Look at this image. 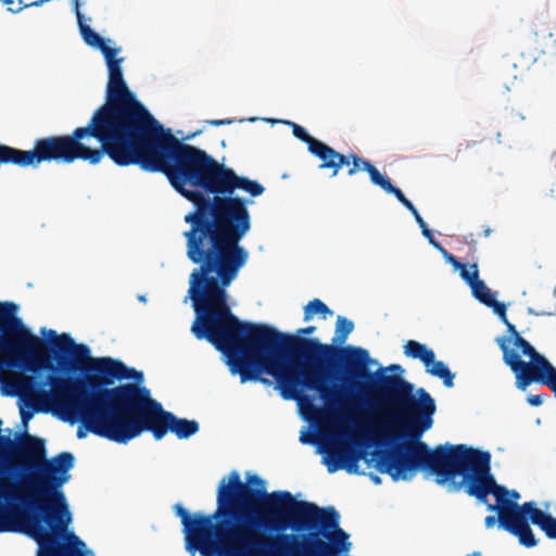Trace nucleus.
<instances>
[{
    "mask_svg": "<svg viewBox=\"0 0 556 556\" xmlns=\"http://www.w3.org/2000/svg\"><path fill=\"white\" fill-rule=\"evenodd\" d=\"M421 232L434 248L441 249V244L434 239L432 231L428 228V226L424 227Z\"/></svg>",
    "mask_w": 556,
    "mask_h": 556,
    "instance_id": "72a5a7b5",
    "label": "nucleus"
},
{
    "mask_svg": "<svg viewBox=\"0 0 556 556\" xmlns=\"http://www.w3.org/2000/svg\"><path fill=\"white\" fill-rule=\"evenodd\" d=\"M261 491L241 481L237 471L229 473L219 482L216 496V509L212 515L197 513L191 516L181 505L175 506L186 535V548L202 556H222L229 553L232 540L244 539L243 526L254 513V505L263 494Z\"/></svg>",
    "mask_w": 556,
    "mask_h": 556,
    "instance_id": "39448f33",
    "label": "nucleus"
},
{
    "mask_svg": "<svg viewBox=\"0 0 556 556\" xmlns=\"http://www.w3.org/2000/svg\"><path fill=\"white\" fill-rule=\"evenodd\" d=\"M549 201H551V204L556 206V182L553 184L551 190H549Z\"/></svg>",
    "mask_w": 556,
    "mask_h": 556,
    "instance_id": "58836bf2",
    "label": "nucleus"
},
{
    "mask_svg": "<svg viewBox=\"0 0 556 556\" xmlns=\"http://www.w3.org/2000/svg\"><path fill=\"white\" fill-rule=\"evenodd\" d=\"M71 538H73V539L78 541V538L76 535H74V534H71Z\"/></svg>",
    "mask_w": 556,
    "mask_h": 556,
    "instance_id": "5fc2aeb1",
    "label": "nucleus"
},
{
    "mask_svg": "<svg viewBox=\"0 0 556 556\" xmlns=\"http://www.w3.org/2000/svg\"><path fill=\"white\" fill-rule=\"evenodd\" d=\"M547 37L552 38V33L549 30L547 31Z\"/></svg>",
    "mask_w": 556,
    "mask_h": 556,
    "instance_id": "864d4df0",
    "label": "nucleus"
},
{
    "mask_svg": "<svg viewBox=\"0 0 556 556\" xmlns=\"http://www.w3.org/2000/svg\"><path fill=\"white\" fill-rule=\"evenodd\" d=\"M476 143H477L476 141H467L465 144L460 143V144L458 146V150H457V152L459 153V152H462V151H466V150H468L469 148H471V147L476 146Z\"/></svg>",
    "mask_w": 556,
    "mask_h": 556,
    "instance_id": "ea45409f",
    "label": "nucleus"
},
{
    "mask_svg": "<svg viewBox=\"0 0 556 556\" xmlns=\"http://www.w3.org/2000/svg\"><path fill=\"white\" fill-rule=\"evenodd\" d=\"M513 344L515 348L520 349L521 353L528 356L530 359L541 356V354L538 353L535 349L520 334H516Z\"/></svg>",
    "mask_w": 556,
    "mask_h": 556,
    "instance_id": "5701e85b",
    "label": "nucleus"
},
{
    "mask_svg": "<svg viewBox=\"0 0 556 556\" xmlns=\"http://www.w3.org/2000/svg\"><path fill=\"white\" fill-rule=\"evenodd\" d=\"M77 23L80 35L88 46L99 49L103 56L115 50V48H110L106 40L84 22V16L77 18Z\"/></svg>",
    "mask_w": 556,
    "mask_h": 556,
    "instance_id": "ddd939ff",
    "label": "nucleus"
},
{
    "mask_svg": "<svg viewBox=\"0 0 556 556\" xmlns=\"http://www.w3.org/2000/svg\"><path fill=\"white\" fill-rule=\"evenodd\" d=\"M472 295L479 300L484 305L491 301V298H493V293L491 292L490 288L484 283L483 280L477 279L471 286H470Z\"/></svg>",
    "mask_w": 556,
    "mask_h": 556,
    "instance_id": "6ab92c4d",
    "label": "nucleus"
},
{
    "mask_svg": "<svg viewBox=\"0 0 556 556\" xmlns=\"http://www.w3.org/2000/svg\"><path fill=\"white\" fill-rule=\"evenodd\" d=\"M309 153L321 161L319 169H330L332 177L338 175L342 166H350V156L336 151L320 140L317 144L313 146Z\"/></svg>",
    "mask_w": 556,
    "mask_h": 556,
    "instance_id": "f8f14e48",
    "label": "nucleus"
},
{
    "mask_svg": "<svg viewBox=\"0 0 556 556\" xmlns=\"http://www.w3.org/2000/svg\"><path fill=\"white\" fill-rule=\"evenodd\" d=\"M365 172L368 173L370 180L374 185L379 186L381 189H383L386 192L391 188L392 182L387 177L380 174V172L372 165V164H365Z\"/></svg>",
    "mask_w": 556,
    "mask_h": 556,
    "instance_id": "aec40b11",
    "label": "nucleus"
},
{
    "mask_svg": "<svg viewBox=\"0 0 556 556\" xmlns=\"http://www.w3.org/2000/svg\"><path fill=\"white\" fill-rule=\"evenodd\" d=\"M501 349L503 359L515 374L516 386L520 390H526L532 382L544 384L554 368L543 355L532 358L530 362L522 361L516 351L507 348L504 340H502Z\"/></svg>",
    "mask_w": 556,
    "mask_h": 556,
    "instance_id": "9d476101",
    "label": "nucleus"
},
{
    "mask_svg": "<svg viewBox=\"0 0 556 556\" xmlns=\"http://www.w3.org/2000/svg\"><path fill=\"white\" fill-rule=\"evenodd\" d=\"M108 155L117 166L139 165L150 173H163L173 188L192 202L185 216L186 248L195 256L204 237L211 236L232 205L231 195L242 190L251 197L265 191L263 185L239 176L230 167H217L102 109H97L88 125L71 135L35 140L31 150L0 142V167H37L43 162L73 163L83 160L99 164Z\"/></svg>",
    "mask_w": 556,
    "mask_h": 556,
    "instance_id": "f03ea898",
    "label": "nucleus"
},
{
    "mask_svg": "<svg viewBox=\"0 0 556 556\" xmlns=\"http://www.w3.org/2000/svg\"><path fill=\"white\" fill-rule=\"evenodd\" d=\"M118 51L119 49H115L104 56L109 70V81L106 87V101L99 109H102L161 139H167L168 143L176 146L177 148L202 159L214 166L227 167L204 150L179 141L169 129H164V127L128 89L121 67L123 59H116Z\"/></svg>",
    "mask_w": 556,
    "mask_h": 556,
    "instance_id": "0eeeda50",
    "label": "nucleus"
},
{
    "mask_svg": "<svg viewBox=\"0 0 556 556\" xmlns=\"http://www.w3.org/2000/svg\"><path fill=\"white\" fill-rule=\"evenodd\" d=\"M388 193H392L395 195V198L409 211H415V205L412 203V201H409L405 194L403 193V191L395 187V186H391V188L387 191Z\"/></svg>",
    "mask_w": 556,
    "mask_h": 556,
    "instance_id": "a878e982",
    "label": "nucleus"
},
{
    "mask_svg": "<svg viewBox=\"0 0 556 556\" xmlns=\"http://www.w3.org/2000/svg\"><path fill=\"white\" fill-rule=\"evenodd\" d=\"M462 279L470 287L479 278V269L476 263L467 266L463 264L457 268Z\"/></svg>",
    "mask_w": 556,
    "mask_h": 556,
    "instance_id": "4be33fe9",
    "label": "nucleus"
},
{
    "mask_svg": "<svg viewBox=\"0 0 556 556\" xmlns=\"http://www.w3.org/2000/svg\"><path fill=\"white\" fill-rule=\"evenodd\" d=\"M139 300L144 302L146 298L141 295V296H139Z\"/></svg>",
    "mask_w": 556,
    "mask_h": 556,
    "instance_id": "603ef678",
    "label": "nucleus"
},
{
    "mask_svg": "<svg viewBox=\"0 0 556 556\" xmlns=\"http://www.w3.org/2000/svg\"><path fill=\"white\" fill-rule=\"evenodd\" d=\"M425 367L429 375L442 379L443 384L446 388H452L454 386L455 375L442 361H435V357H433L432 363Z\"/></svg>",
    "mask_w": 556,
    "mask_h": 556,
    "instance_id": "dca6fc26",
    "label": "nucleus"
},
{
    "mask_svg": "<svg viewBox=\"0 0 556 556\" xmlns=\"http://www.w3.org/2000/svg\"><path fill=\"white\" fill-rule=\"evenodd\" d=\"M370 479L376 484L381 483V479L378 476H376V475L370 473Z\"/></svg>",
    "mask_w": 556,
    "mask_h": 556,
    "instance_id": "49530a36",
    "label": "nucleus"
},
{
    "mask_svg": "<svg viewBox=\"0 0 556 556\" xmlns=\"http://www.w3.org/2000/svg\"><path fill=\"white\" fill-rule=\"evenodd\" d=\"M51 350L58 364L65 369L81 371L84 379L49 375L50 390H38L39 400L64 413L68 420H79L87 430L89 420L106 418L109 399L104 391L115 380L135 379L138 384L143 374L128 368L123 362L111 357H91L85 344H77L67 333L56 334L49 330Z\"/></svg>",
    "mask_w": 556,
    "mask_h": 556,
    "instance_id": "20e7f679",
    "label": "nucleus"
},
{
    "mask_svg": "<svg viewBox=\"0 0 556 556\" xmlns=\"http://www.w3.org/2000/svg\"><path fill=\"white\" fill-rule=\"evenodd\" d=\"M488 307H492L493 312L501 318L503 323H506L507 316H506V305L502 302H498L494 296L491 298V301H489L485 304Z\"/></svg>",
    "mask_w": 556,
    "mask_h": 556,
    "instance_id": "bb28decb",
    "label": "nucleus"
},
{
    "mask_svg": "<svg viewBox=\"0 0 556 556\" xmlns=\"http://www.w3.org/2000/svg\"><path fill=\"white\" fill-rule=\"evenodd\" d=\"M72 3H73V8H74V11L76 13V17L77 18H80L83 17V13L80 12V0H72Z\"/></svg>",
    "mask_w": 556,
    "mask_h": 556,
    "instance_id": "e433bc0d",
    "label": "nucleus"
},
{
    "mask_svg": "<svg viewBox=\"0 0 556 556\" xmlns=\"http://www.w3.org/2000/svg\"><path fill=\"white\" fill-rule=\"evenodd\" d=\"M549 517L551 515L545 514L539 508H535L528 518H530L533 525L539 526L542 529Z\"/></svg>",
    "mask_w": 556,
    "mask_h": 556,
    "instance_id": "cd10ccee",
    "label": "nucleus"
},
{
    "mask_svg": "<svg viewBox=\"0 0 556 556\" xmlns=\"http://www.w3.org/2000/svg\"><path fill=\"white\" fill-rule=\"evenodd\" d=\"M472 556H482V555H481V553L476 552V553L472 554Z\"/></svg>",
    "mask_w": 556,
    "mask_h": 556,
    "instance_id": "8fccbe9b",
    "label": "nucleus"
},
{
    "mask_svg": "<svg viewBox=\"0 0 556 556\" xmlns=\"http://www.w3.org/2000/svg\"><path fill=\"white\" fill-rule=\"evenodd\" d=\"M540 53H541V54H545V53H546V51H545L544 49H540Z\"/></svg>",
    "mask_w": 556,
    "mask_h": 556,
    "instance_id": "3c124183",
    "label": "nucleus"
},
{
    "mask_svg": "<svg viewBox=\"0 0 556 556\" xmlns=\"http://www.w3.org/2000/svg\"><path fill=\"white\" fill-rule=\"evenodd\" d=\"M496 522H498V516L497 517H495V516H486L485 519H484V523H485L486 528L494 527V525Z\"/></svg>",
    "mask_w": 556,
    "mask_h": 556,
    "instance_id": "c9c22d12",
    "label": "nucleus"
},
{
    "mask_svg": "<svg viewBox=\"0 0 556 556\" xmlns=\"http://www.w3.org/2000/svg\"><path fill=\"white\" fill-rule=\"evenodd\" d=\"M288 125H290L292 127L293 136L307 144V149L309 152L313 149V146H315L319 142V140L312 137L309 134H307L305 128H303L301 125H299L294 122H288Z\"/></svg>",
    "mask_w": 556,
    "mask_h": 556,
    "instance_id": "412c9836",
    "label": "nucleus"
},
{
    "mask_svg": "<svg viewBox=\"0 0 556 556\" xmlns=\"http://www.w3.org/2000/svg\"><path fill=\"white\" fill-rule=\"evenodd\" d=\"M391 368H394V369H395V368H400V366H399V365H394V366H392Z\"/></svg>",
    "mask_w": 556,
    "mask_h": 556,
    "instance_id": "6e6d98bb",
    "label": "nucleus"
},
{
    "mask_svg": "<svg viewBox=\"0 0 556 556\" xmlns=\"http://www.w3.org/2000/svg\"><path fill=\"white\" fill-rule=\"evenodd\" d=\"M549 539H556V518L551 516L541 529Z\"/></svg>",
    "mask_w": 556,
    "mask_h": 556,
    "instance_id": "c85d7f7f",
    "label": "nucleus"
},
{
    "mask_svg": "<svg viewBox=\"0 0 556 556\" xmlns=\"http://www.w3.org/2000/svg\"><path fill=\"white\" fill-rule=\"evenodd\" d=\"M404 354L413 359H419L425 366L431 364L433 357H435L431 349L415 340H408L405 343Z\"/></svg>",
    "mask_w": 556,
    "mask_h": 556,
    "instance_id": "2eb2a0df",
    "label": "nucleus"
},
{
    "mask_svg": "<svg viewBox=\"0 0 556 556\" xmlns=\"http://www.w3.org/2000/svg\"><path fill=\"white\" fill-rule=\"evenodd\" d=\"M545 397H546V395H544V394H532V395L528 396L527 402L531 406H540L544 402Z\"/></svg>",
    "mask_w": 556,
    "mask_h": 556,
    "instance_id": "473e14b6",
    "label": "nucleus"
},
{
    "mask_svg": "<svg viewBox=\"0 0 556 556\" xmlns=\"http://www.w3.org/2000/svg\"><path fill=\"white\" fill-rule=\"evenodd\" d=\"M230 121H226V119H214V121H211L210 124L214 125V126H220V125H225V124H229Z\"/></svg>",
    "mask_w": 556,
    "mask_h": 556,
    "instance_id": "37998d69",
    "label": "nucleus"
},
{
    "mask_svg": "<svg viewBox=\"0 0 556 556\" xmlns=\"http://www.w3.org/2000/svg\"><path fill=\"white\" fill-rule=\"evenodd\" d=\"M333 312L319 299L309 301L304 306V321H309L315 315H319L321 319H326Z\"/></svg>",
    "mask_w": 556,
    "mask_h": 556,
    "instance_id": "f3484780",
    "label": "nucleus"
},
{
    "mask_svg": "<svg viewBox=\"0 0 556 556\" xmlns=\"http://www.w3.org/2000/svg\"><path fill=\"white\" fill-rule=\"evenodd\" d=\"M16 309L12 302L0 303V350L12 355L8 364L15 366V359L21 358L36 368L54 371L48 344L23 325L15 316ZM3 367L4 363L0 359V372Z\"/></svg>",
    "mask_w": 556,
    "mask_h": 556,
    "instance_id": "6e6552de",
    "label": "nucleus"
},
{
    "mask_svg": "<svg viewBox=\"0 0 556 556\" xmlns=\"http://www.w3.org/2000/svg\"><path fill=\"white\" fill-rule=\"evenodd\" d=\"M354 324L343 316H338L336 321V338L333 341L342 343L346 340L348 336L353 331Z\"/></svg>",
    "mask_w": 556,
    "mask_h": 556,
    "instance_id": "a211bd4d",
    "label": "nucleus"
},
{
    "mask_svg": "<svg viewBox=\"0 0 556 556\" xmlns=\"http://www.w3.org/2000/svg\"><path fill=\"white\" fill-rule=\"evenodd\" d=\"M503 529L517 536L520 544L526 547H533L538 544V540L535 539L528 520L520 519L518 522H510Z\"/></svg>",
    "mask_w": 556,
    "mask_h": 556,
    "instance_id": "4468645a",
    "label": "nucleus"
},
{
    "mask_svg": "<svg viewBox=\"0 0 556 556\" xmlns=\"http://www.w3.org/2000/svg\"><path fill=\"white\" fill-rule=\"evenodd\" d=\"M327 458L325 460L330 473L339 469H345L350 473H356L362 454L349 442L333 437L325 447Z\"/></svg>",
    "mask_w": 556,
    "mask_h": 556,
    "instance_id": "9b49d317",
    "label": "nucleus"
},
{
    "mask_svg": "<svg viewBox=\"0 0 556 556\" xmlns=\"http://www.w3.org/2000/svg\"><path fill=\"white\" fill-rule=\"evenodd\" d=\"M87 431H88V430L86 429V427H85V426H84V424L81 422V427H79V428L77 429V438H78V439H83V438H85V437H86V432H87Z\"/></svg>",
    "mask_w": 556,
    "mask_h": 556,
    "instance_id": "79ce46f5",
    "label": "nucleus"
},
{
    "mask_svg": "<svg viewBox=\"0 0 556 556\" xmlns=\"http://www.w3.org/2000/svg\"><path fill=\"white\" fill-rule=\"evenodd\" d=\"M508 493H509V498H513L517 503V501L520 497V494L516 490H511V491L508 490Z\"/></svg>",
    "mask_w": 556,
    "mask_h": 556,
    "instance_id": "a18cd8bd",
    "label": "nucleus"
},
{
    "mask_svg": "<svg viewBox=\"0 0 556 556\" xmlns=\"http://www.w3.org/2000/svg\"><path fill=\"white\" fill-rule=\"evenodd\" d=\"M248 482H253V483H256L258 485H263V480L261 478H258L257 476H252L249 478Z\"/></svg>",
    "mask_w": 556,
    "mask_h": 556,
    "instance_id": "c03bdc74",
    "label": "nucleus"
},
{
    "mask_svg": "<svg viewBox=\"0 0 556 556\" xmlns=\"http://www.w3.org/2000/svg\"><path fill=\"white\" fill-rule=\"evenodd\" d=\"M50 0H36L34 2H30V3H27V4H23V5H18L16 8L14 7H9L8 10L12 13H18L21 12L23 9H26V8H30V7H38V5H41L42 3H46V2H49Z\"/></svg>",
    "mask_w": 556,
    "mask_h": 556,
    "instance_id": "c756f323",
    "label": "nucleus"
},
{
    "mask_svg": "<svg viewBox=\"0 0 556 556\" xmlns=\"http://www.w3.org/2000/svg\"><path fill=\"white\" fill-rule=\"evenodd\" d=\"M504 324L506 325L507 330L511 334L513 341H514L516 338V334H520V333L516 330L515 326L508 321V319H506V323H504Z\"/></svg>",
    "mask_w": 556,
    "mask_h": 556,
    "instance_id": "4c0bfd02",
    "label": "nucleus"
},
{
    "mask_svg": "<svg viewBox=\"0 0 556 556\" xmlns=\"http://www.w3.org/2000/svg\"><path fill=\"white\" fill-rule=\"evenodd\" d=\"M1 2H3L4 4H8V5L14 4L13 0H1Z\"/></svg>",
    "mask_w": 556,
    "mask_h": 556,
    "instance_id": "de8ad7c7",
    "label": "nucleus"
},
{
    "mask_svg": "<svg viewBox=\"0 0 556 556\" xmlns=\"http://www.w3.org/2000/svg\"><path fill=\"white\" fill-rule=\"evenodd\" d=\"M104 395L109 399L110 415L88 422L91 433L101 438L127 443L144 431L151 432L155 440L169 431L178 439H188L199 431L195 420L178 418L165 410L146 387L125 383L104 391Z\"/></svg>",
    "mask_w": 556,
    "mask_h": 556,
    "instance_id": "423d86ee",
    "label": "nucleus"
},
{
    "mask_svg": "<svg viewBox=\"0 0 556 556\" xmlns=\"http://www.w3.org/2000/svg\"><path fill=\"white\" fill-rule=\"evenodd\" d=\"M232 205L211 236L204 237L195 256L186 249L187 257L197 268L190 274L189 296L197 313L191 331L199 340L205 339L216 350L229 357L232 374H239L241 383L270 381L260 376L262 371L274 377L276 389L285 400H294L314 415L323 410L313 404L304 391L317 392L326 412L354 413L363 406L375 409L390 404L402 413L399 406L387 399L380 388L386 374L377 371V382L353 380V394L344 395L341 389L329 386L330 368L340 362L346 372L355 379H372L368 371V352L361 348H338L303 338L316 330L315 326L301 328L298 336L286 334L266 325L242 323L227 303L226 288L238 277L249 260L248 250L240 241L251 229L249 201L231 195Z\"/></svg>",
    "mask_w": 556,
    "mask_h": 556,
    "instance_id": "f257e3e1",
    "label": "nucleus"
},
{
    "mask_svg": "<svg viewBox=\"0 0 556 556\" xmlns=\"http://www.w3.org/2000/svg\"><path fill=\"white\" fill-rule=\"evenodd\" d=\"M544 384L549 388V390L554 393V396L556 397V368L555 367L553 368L552 372L547 377Z\"/></svg>",
    "mask_w": 556,
    "mask_h": 556,
    "instance_id": "7c9ffc66",
    "label": "nucleus"
},
{
    "mask_svg": "<svg viewBox=\"0 0 556 556\" xmlns=\"http://www.w3.org/2000/svg\"><path fill=\"white\" fill-rule=\"evenodd\" d=\"M438 250L442 252V254L444 255L445 260L450 264H452L455 269H457L462 265V263L455 256L450 254L442 245H441V249H438Z\"/></svg>",
    "mask_w": 556,
    "mask_h": 556,
    "instance_id": "2f4dec72",
    "label": "nucleus"
},
{
    "mask_svg": "<svg viewBox=\"0 0 556 556\" xmlns=\"http://www.w3.org/2000/svg\"><path fill=\"white\" fill-rule=\"evenodd\" d=\"M410 213L414 215V217H415L417 224L419 225L420 229H422L424 227H427L426 222L420 216V214L418 213L417 208H415V211H412Z\"/></svg>",
    "mask_w": 556,
    "mask_h": 556,
    "instance_id": "f704fd0d",
    "label": "nucleus"
},
{
    "mask_svg": "<svg viewBox=\"0 0 556 556\" xmlns=\"http://www.w3.org/2000/svg\"><path fill=\"white\" fill-rule=\"evenodd\" d=\"M263 514L261 506L257 514H252L243 526L244 539L232 540L227 554L222 556H302L296 545V534L275 532V535H265L260 530L266 531L260 525Z\"/></svg>",
    "mask_w": 556,
    "mask_h": 556,
    "instance_id": "1a4fd4ad",
    "label": "nucleus"
},
{
    "mask_svg": "<svg viewBox=\"0 0 556 556\" xmlns=\"http://www.w3.org/2000/svg\"><path fill=\"white\" fill-rule=\"evenodd\" d=\"M301 442H302V443H308L309 441H308V440L305 438V435L303 434V435L301 437Z\"/></svg>",
    "mask_w": 556,
    "mask_h": 556,
    "instance_id": "09e8293b",
    "label": "nucleus"
},
{
    "mask_svg": "<svg viewBox=\"0 0 556 556\" xmlns=\"http://www.w3.org/2000/svg\"><path fill=\"white\" fill-rule=\"evenodd\" d=\"M33 414L30 412H26L21 409V418L23 422H27L31 418Z\"/></svg>",
    "mask_w": 556,
    "mask_h": 556,
    "instance_id": "a19ab883",
    "label": "nucleus"
},
{
    "mask_svg": "<svg viewBox=\"0 0 556 556\" xmlns=\"http://www.w3.org/2000/svg\"><path fill=\"white\" fill-rule=\"evenodd\" d=\"M536 507L533 502H526L522 505L517 504V508H515L514 514L511 515L510 522H518V520H528V517L532 514V511Z\"/></svg>",
    "mask_w": 556,
    "mask_h": 556,
    "instance_id": "b1692460",
    "label": "nucleus"
},
{
    "mask_svg": "<svg viewBox=\"0 0 556 556\" xmlns=\"http://www.w3.org/2000/svg\"><path fill=\"white\" fill-rule=\"evenodd\" d=\"M346 156H350V166H348L349 176L355 175L358 170H365V164H371L368 160H365L354 153H350Z\"/></svg>",
    "mask_w": 556,
    "mask_h": 556,
    "instance_id": "393cba45",
    "label": "nucleus"
},
{
    "mask_svg": "<svg viewBox=\"0 0 556 556\" xmlns=\"http://www.w3.org/2000/svg\"><path fill=\"white\" fill-rule=\"evenodd\" d=\"M380 388L387 399L399 406L405 420L404 428L392 433L391 439L407 441L376 453L378 471L388 473L393 481L409 480L414 472L425 471L434 476L438 484L447 483L451 492L464 489L469 496L485 504L489 511H496L500 527L510 523L517 503L492 475L491 454L465 444L445 443L430 448L420 438L433 425L435 403L432 396L420 388L416 397L413 384L400 376L381 377Z\"/></svg>",
    "mask_w": 556,
    "mask_h": 556,
    "instance_id": "7ed1b4c3",
    "label": "nucleus"
}]
</instances>
